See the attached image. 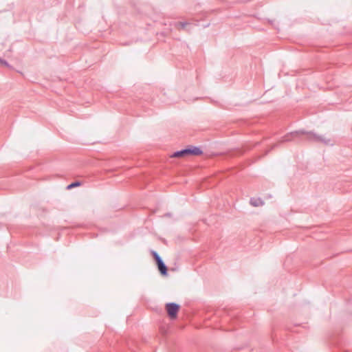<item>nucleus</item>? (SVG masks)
Returning <instances> with one entry per match:
<instances>
[{"label": "nucleus", "instance_id": "nucleus-2", "mask_svg": "<svg viewBox=\"0 0 352 352\" xmlns=\"http://www.w3.org/2000/svg\"><path fill=\"white\" fill-rule=\"evenodd\" d=\"M179 305L175 303H168L166 305V309L168 312V316L170 318H175L177 316V314L179 310Z\"/></svg>", "mask_w": 352, "mask_h": 352}, {"label": "nucleus", "instance_id": "nucleus-3", "mask_svg": "<svg viewBox=\"0 0 352 352\" xmlns=\"http://www.w3.org/2000/svg\"><path fill=\"white\" fill-rule=\"evenodd\" d=\"M186 151L187 155H199L202 153L199 148L195 146L186 148Z\"/></svg>", "mask_w": 352, "mask_h": 352}, {"label": "nucleus", "instance_id": "nucleus-7", "mask_svg": "<svg viewBox=\"0 0 352 352\" xmlns=\"http://www.w3.org/2000/svg\"><path fill=\"white\" fill-rule=\"evenodd\" d=\"M187 155L186 153V149H184V150H182V151H177V152H175L172 157H183L184 155Z\"/></svg>", "mask_w": 352, "mask_h": 352}, {"label": "nucleus", "instance_id": "nucleus-4", "mask_svg": "<svg viewBox=\"0 0 352 352\" xmlns=\"http://www.w3.org/2000/svg\"><path fill=\"white\" fill-rule=\"evenodd\" d=\"M190 25V23L188 22L179 21L175 23V28L179 30H185Z\"/></svg>", "mask_w": 352, "mask_h": 352}, {"label": "nucleus", "instance_id": "nucleus-9", "mask_svg": "<svg viewBox=\"0 0 352 352\" xmlns=\"http://www.w3.org/2000/svg\"><path fill=\"white\" fill-rule=\"evenodd\" d=\"M153 256L157 262V264L159 263L160 261H162V258H160V256L157 254V252H153Z\"/></svg>", "mask_w": 352, "mask_h": 352}, {"label": "nucleus", "instance_id": "nucleus-6", "mask_svg": "<svg viewBox=\"0 0 352 352\" xmlns=\"http://www.w3.org/2000/svg\"><path fill=\"white\" fill-rule=\"evenodd\" d=\"M158 269L163 275L167 274V268L163 261H160L157 263Z\"/></svg>", "mask_w": 352, "mask_h": 352}, {"label": "nucleus", "instance_id": "nucleus-10", "mask_svg": "<svg viewBox=\"0 0 352 352\" xmlns=\"http://www.w3.org/2000/svg\"><path fill=\"white\" fill-rule=\"evenodd\" d=\"M80 185V183L79 182H74V183H72L71 184H69L68 186H67V188L68 189H70V188H72L74 187H76V186H78Z\"/></svg>", "mask_w": 352, "mask_h": 352}, {"label": "nucleus", "instance_id": "nucleus-8", "mask_svg": "<svg viewBox=\"0 0 352 352\" xmlns=\"http://www.w3.org/2000/svg\"><path fill=\"white\" fill-rule=\"evenodd\" d=\"M153 256L157 262V264L159 263L160 261H162V258H160V256L157 254V252H153Z\"/></svg>", "mask_w": 352, "mask_h": 352}, {"label": "nucleus", "instance_id": "nucleus-11", "mask_svg": "<svg viewBox=\"0 0 352 352\" xmlns=\"http://www.w3.org/2000/svg\"><path fill=\"white\" fill-rule=\"evenodd\" d=\"M0 63L1 65H3L5 66H8V63L6 61V60H0Z\"/></svg>", "mask_w": 352, "mask_h": 352}, {"label": "nucleus", "instance_id": "nucleus-1", "mask_svg": "<svg viewBox=\"0 0 352 352\" xmlns=\"http://www.w3.org/2000/svg\"><path fill=\"white\" fill-rule=\"evenodd\" d=\"M300 134H306L307 138L309 140L317 142H321L326 145H332L333 144V140H331L330 138H326L323 136L318 135L315 133H313L311 132H307L305 133L304 131H294L292 132L287 135H286L283 138V142H287L291 141L296 138L298 137Z\"/></svg>", "mask_w": 352, "mask_h": 352}, {"label": "nucleus", "instance_id": "nucleus-5", "mask_svg": "<svg viewBox=\"0 0 352 352\" xmlns=\"http://www.w3.org/2000/svg\"><path fill=\"white\" fill-rule=\"evenodd\" d=\"M250 202L252 206L255 207L260 206L263 204V201L260 198H251Z\"/></svg>", "mask_w": 352, "mask_h": 352}]
</instances>
